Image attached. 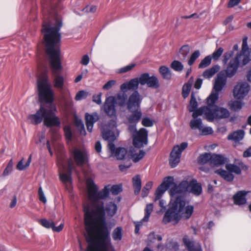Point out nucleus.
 Segmentation results:
<instances>
[{
  "label": "nucleus",
  "instance_id": "obj_26",
  "mask_svg": "<svg viewBox=\"0 0 251 251\" xmlns=\"http://www.w3.org/2000/svg\"><path fill=\"white\" fill-rule=\"evenodd\" d=\"M132 114L128 117V121L130 123H136L140 120L142 113L140 109H136L131 112Z\"/></svg>",
  "mask_w": 251,
  "mask_h": 251
},
{
  "label": "nucleus",
  "instance_id": "obj_38",
  "mask_svg": "<svg viewBox=\"0 0 251 251\" xmlns=\"http://www.w3.org/2000/svg\"><path fill=\"white\" fill-rule=\"evenodd\" d=\"M243 105V102L238 100L231 101L228 104L230 109L234 111H238L241 110Z\"/></svg>",
  "mask_w": 251,
  "mask_h": 251
},
{
  "label": "nucleus",
  "instance_id": "obj_43",
  "mask_svg": "<svg viewBox=\"0 0 251 251\" xmlns=\"http://www.w3.org/2000/svg\"><path fill=\"white\" fill-rule=\"evenodd\" d=\"M171 67L176 72H181L183 69V65L179 61L175 60L171 64Z\"/></svg>",
  "mask_w": 251,
  "mask_h": 251
},
{
  "label": "nucleus",
  "instance_id": "obj_37",
  "mask_svg": "<svg viewBox=\"0 0 251 251\" xmlns=\"http://www.w3.org/2000/svg\"><path fill=\"white\" fill-rule=\"evenodd\" d=\"M159 72L162 77L165 79L169 80L172 76V74L169 68L166 66H162L159 68Z\"/></svg>",
  "mask_w": 251,
  "mask_h": 251
},
{
  "label": "nucleus",
  "instance_id": "obj_56",
  "mask_svg": "<svg viewBox=\"0 0 251 251\" xmlns=\"http://www.w3.org/2000/svg\"><path fill=\"white\" fill-rule=\"evenodd\" d=\"M187 146L188 143L187 142H183L180 145H177L174 147H178V150H176V151L178 152H180V153L181 154V152L187 147Z\"/></svg>",
  "mask_w": 251,
  "mask_h": 251
},
{
  "label": "nucleus",
  "instance_id": "obj_8",
  "mask_svg": "<svg viewBox=\"0 0 251 251\" xmlns=\"http://www.w3.org/2000/svg\"><path fill=\"white\" fill-rule=\"evenodd\" d=\"M58 166L60 179L64 183L70 184L72 182V171L75 168L72 159L70 158L67 162L60 161L58 162Z\"/></svg>",
  "mask_w": 251,
  "mask_h": 251
},
{
  "label": "nucleus",
  "instance_id": "obj_61",
  "mask_svg": "<svg viewBox=\"0 0 251 251\" xmlns=\"http://www.w3.org/2000/svg\"><path fill=\"white\" fill-rule=\"evenodd\" d=\"M101 93L98 95H94L93 97V101L98 104H100L101 103Z\"/></svg>",
  "mask_w": 251,
  "mask_h": 251
},
{
  "label": "nucleus",
  "instance_id": "obj_17",
  "mask_svg": "<svg viewBox=\"0 0 251 251\" xmlns=\"http://www.w3.org/2000/svg\"><path fill=\"white\" fill-rule=\"evenodd\" d=\"M114 97L107 98L104 104V111L109 116H115L116 109L115 107Z\"/></svg>",
  "mask_w": 251,
  "mask_h": 251
},
{
  "label": "nucleus",
  "instance_id": "obj_48",
  "mask_svg": "<svg viewBox=\"0 0 251 251\" xmlns=\"http://www.w3.org/2000/svg\"><path fill=\"white\" fill-rule=\"evenodd\" d=\"M152 186V182L151 181H149L146 183L142 190V196L143 197H146L148 195L149 190L151 188Z\"/></svg>",
  "mask_w": 251,
  "mask_h": 251
},
{
  "label": "nucleus",
  "instance_id": "obj_5",
  "mask_svg": "<svg viewBox=\"0 0 251 251\" xmlns=\"http://www.w3.org/2000/svg\"><path fill=\"white\" fill-rule=\"evenodd\" d=\"M218 100V94L210 95L207 98V105L203 106L205 111V118L209 122L215 119H222L228 118L229 111L225 108L219 107L215 104Z\"/></svg>",
  "mask_w": 251,
  "mask_h": 251
},
{
  "label": "nucleus",
  "instance_id": "obj_49",
  "mask_svg": "<svg viewBox=\"0 0 251 251\" xmlns=\"http://www.w3.org/2000/svg\"><path fill=\"white\" fill-rule=\"evenodd\" d=\"M224 52L223 48L220 47L217 49L212 54L211 58H212L214 60H217L219 57L221 56L222 53Z\"/></svg>",
  "mask_w": 251,
  "mask_h": 251
},
{
  "label": "nucleus",
  "instance_id": "obj_44",
  "mask_svg": "<svg viewBox=\"0 0 251 251\" xmlns=\"http://www.w3.org/2000/svg\"><path fill=\"white\" fill-rule=\"evenodd\" d=\"M153 210V204L152 203L147 205L145 209V215L142 219L143 222H147L149 220L151 213Z\"/></svg>",
  "mask_w": 251,
  "mask_h": 251
},
{
  "label": "nucleus",
  "instance_id": "obj_51",
  "mask_svg": "<svg viewBox=\"0 0 251 251\" xmlns=\"http://www.w3.org/2000/svg\"><path fill=\"white\" fill-rule=\"evenodd\" d=\"M89 93L84 90L79 91L75 95V100H80L85 99L89 95Z\"/></svg>",
  "mask_w": 251,
  "mask_h": 251
},
{
  "label": "nucleus",
  "instance_id": "obj_29",
  "mask_svg": "<svg viewBox=\"0 0 251 251\" xmlns=\"http://www.w3.org/2000/svg\"><path fill=\"white\" fill-rule=\"evenodd\" d=\"M244 136V132L242 130H239L233 132L228 135L227 139L229 140H233L235 142L239 141L243 139Z\"/></svg>",
  "mask_w": 251,
  "mask_h": 251
},
{
  "label": "nucleus",
  "instance_id": "obj_12",
  "mask_svg": "<svg viewBox=\"0 0 251 251\" xmlns=\"http://www.w3.org/2000/svg\"><path fill=\"white\" fill-rule=\"evenodd\" d=\"M142 98L137 91L134 92L129 96L126 102L127 108L129 112H133L134 110L140 109Z\"/></svg>",
  "mask_w": 251,
  "mask_h": 251
},
{
  "label": "nucleus",
  "instance_id": "obj_28",
  "mask_svg": "<svg viewBox=\"0 0 251 251\" xmlns=\"http://www.w3.org/2000/svg\"><path fill=\"white\" fill-rule=\"evenodd\" d=\"M246 193L244 191H239L233 196V200L236 204L242 205L246 202L245 195Z\"/></svg>",
  "mask_w": 251,
  "mask_h": 251
},
{
  "label": "nucleus",
  "instance_id": "obj_18",
  "mask_svg": "<svg viewBox=\"0 0 251 251\" xmlns=\"http://www.w3.org/2000/svg\"><path fill=\"white\" fill-rule=\"evenodd\" d=\"M39 222L45 228H51L53 231L57 232L61 231L64 227L63 224H61L58 226H55V224L52 220H48L46 219H42L39 220Z\"/></svg>",
  "mask_w": 251,
  "mask_h": 251
},
{
  "label": "nucleus",
  "instance_id": "obj_34",
  "mask_svg": "<svg viewBox=\"0 0 251 251\" xmlns=\"http://www.w3.org/2000/svg\"><path fill=\"white\" fill-rule=\"evenodd\" d=\"M133 186L134 188V193L138 195L141 188V179L139 175H136L132 178Z\"/></svg>",
  "mask_w": 251,
  "mask_h": 251
},
{
  "label": "nucleus",
  "instance_id": "obj_9",
  "mask_svg": "<svg viewBox=\"0 0 251 251\" xmlns=\"http://www.w3.org/2000/svg\"><path fill=\"white\" fill-rule=\"evenodd\" d=\"M140 81L141 85L146 84L148 87L157 89L159 87V80L154 75L150 76L148 73H144L140 76Z\"/></svg>",
  "mask_w": 251,
  "mask_h": 251
},
{
  "label": "nucleus",
  "instance_id": "obj_3",
  "mask_svg": "<svg viewBox=\"0 0 251 251\" xmlns=\"http://www.w3.org/2000/svg\"><path fill=\"white\" fill-rule=\"evenodd\" d=\"M188 181H182L178 185L174 182L172 176H168L164 178L163 182L158 186L155 192L154 201L159 200L167 189L171 187L169 193L172 198L175 200L165 213L163 222L167 224L171 221L175 222L174 225L177 224L181 217L186 219H189L193 212V206H186V202L183 194L187 192Z\"/></svg>",
  "mask_w": 251,
  "mask_h": 251
},
{
  "label": "nucleus",
  "instance_id": "obj_25",
  "mask_svg": "<svg viewBox=\"0 0 251 251\" xmlns=\"http://www.w3.org/2000/svg\"><path fill=\"white\" fill-rule=\"evenodd\" d=\"M112 154L118 160H122L127 157L129 158V154H127V151L126 149L124 148H115L114 151H111Z\"/></svg>",
  "mask_w": 251,
  "mask_h": 251
},
{
  "label": "nucleus",
  "instance_id": "obj_46",
  "mask_svg": "<svg viewBox=\"0 0 251 251\" xmlns=\"http://www.w3.org/2000/svg\"><path fill=\"white\" fill-rule=\"evenodd\" d=\"M190 51V47L188 45L183 46L179 50V52L182 56V58L180 57L181 59H184Z\"/></svg>",
  "mask_w": 251,
  "mask_h": 251
},
{
  "label": "nucleus",
  "instance_id": "obj_57",
  "mask_svg": "<svg viewBox=\"0 0 251 251\" xmlns=\"http://www.w3.org/2000/svg\"><path fill=\"white\" fill-rule=\"evenodd\" d=\"M116 83V81L114 80H109L103 86L102 88L105 90H109Z\"/></svg>",
  "mask_w": 251,
  "mask_h": 251
},
{
  "label": "nucleus",
  "instance_id": "obj_50",
  "mask_svg": "<svg viewBox=\"0 0 251 251\" xmlns=\"http://www.w3.org/2000/svg\"><path fill=\"white\" fill-rule=\"evenodd\" d=\"M111 193L114 195H117L122 191V185H114L110 188Z\"/></svg>",
  "mask_w": 251,
  "mask_h": 251
},
{
  "label": "nucleus",
  "instance_id": "obj_22",
  "mask_svg": "<svg viewBox=\"0 0 251 251\" xmlns=\"http://www.w3.org/2000/svg\"><path fill=\"white\" fill-rule=\"evenodd\" d=\"M183 241L189 251H202L201 246L199 243L190 241L186 238H184Z\"/></svg>",
  "mask_w": 251,
  "mask_h": 251
},
{
  "label": "nucleus",
  "instance_id": "obj_14",
  "mask_svg": "<svg viewBox=\"0 0 251 251\" xmlns=\"http://www.w3.org/2000/svg\"><path fill=\"white\" fill-rule=\"evenodd\" d=\"M115 130H110L106 128H102V136L104 140L109 142L108 147L111 151H114L115 145L113 142L116 139L118 133H115Z\"/></svg>",
  "mask_w": 251,
  "mask_h": 251
},
{
  "label": "nucleus",
  "instance_id": "obj_32",
  "mask_svg": "<svg viewBox=\"0 0 251 251\" xmlns=\"http://www.w3.org/2000/svg\"><path fill=\"white\" fill-rule=\"evenodd\" d=\"M193 82V77H191L188 82L183 85L182 90V95L184 99L186 98L188 96Z\"/></svg>",
  "mask_w": 251,
  "mask_h": 251
},
{
  "label": "nucleus",
  "instance_id": "obj_63",
  "mask_svg": "<svg viewBox=\"0 0 251 251\" xmlns=\"http://www.w3.org/2000/svg\"><path fill=\"white\" fill-rule=\"evenodd\" d=\"M240 1L241 0H230L228 3V7L230 8L233 7L237 5Z\"/></svg>",
  "mask_w": 251,
  "mask_h": 251
},
{
  "label": "nucleus",
  "instance_id": "obj_52",
  "mask_svg": "<svg viewBox=\"0 0 251 251\" xmlns=\"http://www.w3.org/2000/svg\"><path fill=\"white\" fill-rule=\"evenodd\" d=\"M154 121L148 117H144L142 119V124L143 126L146 127H151L153 125Z\"/></svg>",
  "mask_w": 251,
  "mask_h": 251
},
{
  "label": "nucleus",
  "instance_id": "obj_35",
  "mask_svg": "<svg viewBox=\"0 0 251 251\" xmlns=\"http://www.w3.org/2000/svg\"><path fill=\"white\" fill-rule=\"evenodd\" d=\"M215 172V173L219 175L226 181H231L234 178L233 175L229 171L227 172L226 170L219 169L216 170Z\"/></svg>",
  "mask_w": 251,
  "mask_h": 251
},
{
  "label": "nucleus",
  "instance_id": "obj_55",
  "mask_svg": "<svg viewBox=\"0 0 251 251\" xmlns=\"http://www.w3.org/2000/svg\"><path fill=\"white\" fill-rule=\"evenodd\" d=\"M233 55L232 51H228L225 52L223 55V62L224 64H226L227 61L229 59V58Z\"/></svg>",
  "mask_w": 251,
  "mask_h": 251
},
{
  "label": "nucleus",
  "instance_id": "obj_64",
  "mask_svg": "<svg viewBox=\"0 0 251 251\" xmlns=\"http://www.w3.org/2000/svg\"><path fill=\"white\" fill-rule=\"evenodd\" d=\"M89 62V58L87 55H84L83 56L82 59L81 60V63L82 65H86L88 64Z\"/></svg>",
  "mask_w": 251,
  "mask_h": 251
},
{
  "label": "nucleus",
  "instance_id": "obj_1",
  "mask_svg": "<svg viewBox=\"0 0 251 251\" xmlns=\"http://www.w3.org/2000/svg\"><path fill=\"white\" fill-rule=\"evenodd\" d=\"M87 185L92 207L88 204L83 205L86 239L89 244L85 251H115L105 217L104 203L100 201L108 197L110 185L105 186L98 192L91 179H87Z\"/></svg>",
  "mask_w": 251,
  "mask_h": 251
},
{
  "label": "nucleus",
  "instance_id": "obj_6",
  "mask_svg": "<svg viewBox=\"0 0 251 251\" xmlns=\"http://www.w3.org/2000/svg\"><path fill=\"white\" fill-rule=\"evenodd\" d=\"M205 113L203 106L194 111L192 114L193 119L190 122V126L193 130H199L203 135L211 134L213 133L212 128L205 126L202 124L201 119L198 118L199 116L202 115L205 116Z\"/></svg>",
  "mask_w": 251,
  "mask_h": 251
},
{
  "label": "nucleus",
  "instance_id": "obj_36",
  "mask_svg": "<svg viewBox=\"0 0 251 251\" xmlns=\"http://www.w3.org/2000/svg\"><path fill=\"white\" fill-rule=\"evenodd\" d=\"M211 158V154L210 153L205 152L203 154H201L198 158V162L199 164H204L209 163L210 165Z\"/></svg>",
  "mask_w": 251,
  "mask_h": 251
},
{
  "label": "nucleus",
  "instance_id": "obj_39",
  "mask_svg": "<svg viewBox=\"0 0 251 251\" xmlns=\"http://www.w3.org/2000/svg\"><path fill=\"white\" fill-rule=\"evenodd\" d=\"M31 154H30L28 158L27 161L26 162L25 165L23 164L24 163V158H22L17 164L16 168L17 170L22 171L25 169L27 168L31 162Z\"/></svg>",
  "mask_w": 251,
  "mask_h": 251
},
{
  "label": "nucleus",
  "instance_id": "obj_62",
  "mask_svg": "<svg viewBox=\"0 0 251 251\" xmlns=\"http://www.w3.org/2000/svg\"><path fill=\"white\" fill-rule=\"evenodd\" d=\"M149 237L151 240L157 239L158 241H161L162 240L161 236L159 235H155L154 232L151 233Z\"/></svg>",
  "mask_w": 251,
  "mask_h": 251
},
{
  "label": "nucleus",
  "instance_id": "obj_23",
  "mask_svg": "<svg viewBox=\"0 0 251 251\" xmlns=\"http://www.w3.org/2000/svg\"><path fill=\"white\" fill-rule=\"evenodd\" d=\"M240 167L243 169L245 167L247 169V167L244 165L242 162H239L238 166L232 164H227L226 165V168L228 171L230 172V173H233L237 175H240L241 173Z\"/></svg>",
  "mask_w": 251,
  "mask_h": 251
},
{
  "label": "nucleus",
  "instance_id": "obj_10",
  "mask_svg": "<svg viewBox=\"0 0 251 251\" xmlns=\"http://www.w3.org/2000/svg\"><path fill=\"white\" fill-rule=\"evenodd\" d=\"M250 86L247 82H239L234 87L233 94L234 98L243 99L249 93Z\"/></svg>",
  "mask_w": 251,
  "mask_h": 251
},
{
  "label": "nucleus",
  "instance_id": "obj_19",
  "mask_svg": "<svg viewBox=\"0 0 251 251\" xmlns=\"http://www.w3.org/2000/svg\"><path fill=\"white\" fill-rule=\"evenodd\" d=\"M139 84H140V76L123 83L121 86V89L123 92H126L127 90L136 91L138 88Z\"/></svg>",
  "mask_w": 251,
  "mask_h": 251
},
{
  "label": "nucleus",
  "instance_id": "obj_27",
  "mask_svg": "<svg viewBox=\"0 0 251 251\" xmlns=\"http://www.w3.org/2000/svg\"><path fill=\"white\" fill-rule=\"evenodd\" d=\"M104 209L105 214L106 212L107 216L113 217L117 212V206L115 203L110 201L106 204L105 208Z\"/></svg>",
  "mask_w": 251,
  "mask_h": 251
},
{
  "label": "nucleus",
  "instance_id": "obj_15",
  "mask_svg": "<svg viewBox=\"0 0 251 251\" xmlns=\"http://www.w3.org/2000/svg\"><path fill=\"white\" fill-rule=\"evenodd\" d=\"M226 77L225 76L224 72H220L215 79V83L214 85L213 89L214 92H212L210 95L212 94H218V97H219V93L220 92L226 85Z\"/></svg>",
  "mask_w": 251,
  "mask_h": 251
},
{
  "label": "nucleus",
  "instance_id": "obj_16",
  "mask_svg": "<svg viewBox=\"0 0 251 251\" xmlns=\"http://www.w3.org/2000/svg\"><path fill=\"white\" fill-rule=\"evenodd\" d=\"M100 119L99 115L97 112H93L90 114L85 113V119L87 130L91 132L93 130L94 124Z\"/></svg>",
  "mask_w": 251,
  "mask_h": 251
},
{
  "label": "nucleus",
  "instance_id": "obj_33",
  "mask_svg": "<svg viewBox=\"0 0 251 251\" xmlns=\"http://www.w3.org/2000/svg\"><path fill=\"white\" fill-rule=\"evenodd\" d=\"M247 39V37H245L243 38L242 41L241 52L239 54H237L236 55H246V56L249 58V61L251 60V57L250 56L249 48L248 47Z\"/></svg>",
  "mask_w": 251,
  "mask_h": 251
},
{
  "label": "nucleus",
  "instance_id": "obj_11",
  "mask_svg": "<svg viewBox=\"0 0 251 251\" xmlns=\"http://www.w3.org/2000/svg\"><path fill=\"white\" fill-rule=\"evenodd\" d=\"M72 157L76 164L79 167L88 162V155L86 151L78 149H75L71 151Z\"/></svg>",
  "mask_w": 251,
  "mask_h": 251
},
{
  "label": "nucleus",
  "instance_id": "obj_53",
  "mask_svg": "<svg viewBox=\"0 0 251 251\" xmlns=\"http://www.w3.org/2000/svg\"><path fill=\"white\" fill-rule=\"evenodd\" d=\"M110 130H116V122L115 120H111L110 121L107 125L104 126L103 128H106Z\"/></svg>",
  "mask_w": 251,
  "mask_h": 251
},
{
  "label": "nucleus",
  "instance_id": "obj_41",
  "mask_svg": "<svg viewBox=\"0 0 251 251\" xmlns=\"http://www.w3.org/2000/svg\"><path fill=\"white\" fill-rule=\"evenodd\" d=\"M211 56L210 55L206 56L201 62L199 65V68H205L209 66L211 63Z\"/></svg>",
  "mask_w": 251,
  "mask_h": 251
},
{
  "label": "nucleus",
  "instance_id": "obj_13",
  "mask_svg": "<svg viewBox=\"0 0 251 251\" xmlns=\"http://www.w3.org/2000/svg\"><path fill=\"white\" fill-rule=\"evenodd\" d=\"M135 147L140 148L143 145L148 144V130L145 128H141L136 133L133 142Z\"/></svg>",
  "mask_w": 251,
  "mask_h": 251
},
{
  "label": "nucleus",
  "instance_id": "obj_45",
  "mask_svg": "<svg viewBox=\"0 0 251 251\" xmlns=\"http://www.w3.org/2000/svg\"><path fill=\"white\" fill-rule=\"evenodd\" d=\"M146 152L143 150H140L139 153H136L132 155L131 157L133 162H137L144 157Z\"/></svg>",
  "mask_w": 251,
  "mask_h": 251
},
{
  "label": "nucleus",
  "instance_id": "obj_24",
  "mask_svg": "<svg viewBox=\"0 0 251 251\" xmlns=\"http://www.w3.org/2000/svg\"><path fill=\"white\" fill-rule=\"evenodd\" d=\"M226 162V158L221 155L211 154L210 166L211 167L218 166L223 165Z\"/></svg>",
  "mask_w": 251,
  "mask_h": 251
},
{
  "label": "nucleus",
  "instance_id": "obj_59",
  "mask_svg": "<svg viewBox=\"0 0 251 251\" xmlns=\"http://www.w3.org/2000/svg\"><path fill=\"white\" fill-rule=\"evenodd\" d=\"M64 131L66 138L68 139H71L72 132L70 127L69 126H65L64 127Z\"/></svg>",
  "mask_w": 251,
  "mask_h": 251
},
{
  "label": "nucleus",
  "instance_id": "obj_60",
  "mask_svg": "<svg viewBox=\"0 0 251 251\" xmlns=\"http://www.w3.org/2000/svg\"><path fill=\"white\" fill-rule=\"evenodd\" d=\"M97 10V7L94 5H92L91 6H86L84 9L83 10L85 12H88V13H94L96 12Z\"/></svg>",
  "mask_w": 251,
  "mask_h": 251
},
{
  "label": "nucleus",
  "instance_id": "obj_31",
  "mask_svg": "<svg viewBox=\"0 0 251 251\" xmlns=\"http://www.w3.org/2000/svg\"><path fill=\"white\" fill-rule=\"evenodd\" d=\"M220 70V66L218 65H214L211 68L206 70L203 73V76L206 78H210L213 76Z\"/></svg>",
  "mask_w": 251,
  "mask_h": 251
},
{
  "label": "nucleus",
  "instance_id": "obj_7",
  "mask_svg": "<svg viewBox=\"0 0 251 251\" xmlns=\"http://www.w3.org/2000/svg\"><path fill=\"white\" fill-rule=\"evenodd\" d=\"M248 62L249 58L246 55H236L228 63L224 72L225 76L226 77H232L236 73L239 66L243 67Z\"/></svg>",
  "mask_w": 251,
  "mask_h": 251
},
{
  "label": "nucleus",
  "instance_id": "obj_4",
  "mask_svg": "<svg viewBox=\"0 0 251 251\" xmlns=\"http://www.w3.org/2000/svg\"><path fill=\"white\" fill-rule=\"evenodd\" d=\"M37 89L41 101L46 102L45 106L41 105L35 114L28 116V120L33 125L41 123L44 119V124L47 127L60 126V122L55 115L56 109L53 103L54 93L48 80L46 73L40 75L37 80Z\"/></svg>",
  "mask_w": 251,
  "mask_h": 251
},
{
  "label": "nucleus",
  "instance_id": "obj_30",
  "mask_svg": "<svg viewBox=\"0 0 251 251\" xmlns=\"http://www.w3.org/2000/svg\"><path fill=\"white\" fill-rule=\"evenodd\" d=\"M127 98V95L125 92H123V93L118 94L116 97H114V103L120 106L123 107L126 104Z\"/></svg>",
  "mask_w": 251,
  "mask_h": 251
},
{
  "label": "nucleus",
  "instance_id": "obj_47",
  "mask_svg": "<svg viewBox=\"0 0 251 251\" xmlns=\"http://www.w3.org/2000/svg\"><path fill=\"white\" fill-rule=\"evenodd\" d=\"M200 52L199 50H195L191 55L189 60H188V64L189 65L191 66L195 62L196 60L200 56Z\"/></svg>",
  "mask_w": 251,
  "mask_h": 251
},
{
  "label": "nucleus",
  "instance_id": "obj_2",
  "mask_svg": "<svg viewBox=\"0 0 251 251\" xmlns=\"http://www.w3.org/2000/svg\"><path fill=\"white\" fill-rule=\"evenodd\" d=\"M62 26L61 18L56 15L54 26L50 22L44 23L41 29L44 35L43 43L51 70L53 86L59 90H63L64 85V78L59 74L62 70L59 48L61 35L59 32Z\"/></svg>",
  "mask_w": 251,
  "mask_h": 251
},
{
  "label": "nucleus",
  "instance_id": "obj_21",
  "mask_svg": "<svg viewBox=\"0 0 251 251\" xmlns=\"http://www.w3.org/2000/svg\"><path fill=\"white\" fill-rule=\"evenodd\" d=\"M176 150H178V147H174L170 153L169 163L172 168L176 167L180 161L181 154L176 151Z\"/></svg>",
  "mask_w": 251,
  "mask_h": 251
},
{
  "label": "nucleus",
  "instance_id": "obj_42",
  "mask_svg": "<svg viewBox=\"0 0 251 251\" xmlns=\"http://www.w3.org/2000/svg\"><path fill=\"white\" fill-rule=\"evenodd\" d=\"M122 229L121 227H117L113 230L112 237L114 240L120 241L122 239Z\"/></svg>",
  "mask_w": 251,
  "mask_h": 251
},
{
  "label": "nucleus",
  "instance_id": "obj_40",
  "mask_svg": "<svg viewBox=\"0 0 251 251\" xmlns=\"http://www.w3.org/2000/svg\"><path fill=\"white\" fill-rule=\"evenodd\" d=\"M198 106V103L196 100V99L193 93L191 94V100L190 101V107L189 108V111L190 112H193L196 111V108Z\"/></svg>",
  "mask_w": 251,
  "mask_h": 251
},
{
  "label": "nucleus",
  "instance_id": "obj_20",
  "mask_svg": "<svg viewBox=\"0 0 251 251\" xmlns=\"http://www.w3.org/2000/svg\"><path fill=\"white\" fill-rule=\"evenodd\" d=\"M187 191L191 192L196 196H199L202 192L201 186L200 183H197L196 180H192L188 182Z\"/></svg>",
  "mask_w": 251,
  "mask_h": 251
},
{
  "label": "nucleus",
  "instance_id": "obj_58",
  "mask_svg": "<svg viewBox=\"0 0 251 251\" xmlns=\"http://www.w3.org/2000/svg\"><path fill=\"white\" fill-rule=\"evenodd\" d=\"M38 195L40 201L45 203L47 201V200L41 187L39 188Z\"/></svg>",
  "mask_w": 251,
  "mask_h": 251
},
{
  "label": "nucleus",
  "instance_id": "obj_54",
  "mask_svg": "<svg viewBox=\"0 0 251 251\" xmlns=\"http://www.w3.org/2000/svg\"><path fill=\"white\" fill-rule=\"evenodd\" d=\"M134 66H135V64H131L129 65H127L124 67L121 68L119 70L118 72L120 73H125L131 70L134 67Z\"/></svg>",
  "mask_w": 251,
  "mask_h": 251
}]
</instances>
